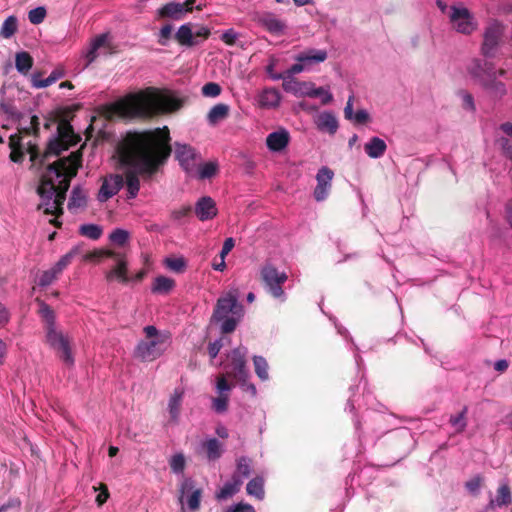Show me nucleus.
<instances>
[{
	"label": "nucleus",
	"mask_w": 512,
	"mask_h": 512,
	"mask_svg": "<svg viewBox=\"0 0 512 512\" xmlns=\"http://www.w3.org/2000/svg\"><path fill=\"white\" fill-rule=\"evenodd\" d=\"M181 106L182 101L173 94L147 88L116 101L112 104L111 110L118 116L133 118L174 112Z\"/></svg>",
	"instance_id": "obj_3"
},
{
	"label": "nucleus",
	"mask_w": 512,
	"mask_h": 512,
	"mask_svg": "<svg viewBox=\"0 0 512 512\" xmlns=\"http://www.w3.org/2000/svg\"><path fill=\"white\" fill-rule=\"evenodd\" d=\"M238 297V289L231 288L217 300L213 318L222 322L221 330L223 333L234 331L243 315V308L238 303Z\"/></svg>",
	"instance_id": "obj_7"
},
{
	"label": "nucleus",
	"mask_w": 512,
	"mask_h": 512,
	"mask_svg": "<svg viewBox=\"0 0 512 512\" xmlns=\"http://www.w3.org/2000/svg\"><path fill=\"white\" fill-rule=\"evenodd\" d=\"M143 338L137 343L133 356L142 362H152L161 357L171 343L170 333L153 325L143 328Z\"/></svg>",
	"instance_id": "obj_6"
},
{
	"label": "nucleus",
	"mask_w": 512,
	"mask_h": 512,
	"mask_svg": "<svg viewBox=\"0 0 512 512\" xmlns=\"http://www.w3.org/2000/svg\"><path fill=\"white\" fill-rule=\"evenodd\" d=\"M130 239L129 231L117 228L113 230L109 235V240L116 246L123 247L125 246Z\"/></svg>",
	"instance_id": "obj_38"
},
{
	"label": "nucleus",
	"mask_w": 512,
	"mask_h": 512,
	"mask_svg": "<svg viewBox=\"0 0 512 512\" xmlns=\"http://www.w3.org/2000/svg\"><path fill=\"white\" fill-rule=\"evenodd\" d=\"M226 512H255V509L248 503H238L228 508Z\"/></svg>",
	"instance_id": "obj_55"
},
{
	"label": "nucleus",
	"mask_w": 512,
	"mask_h": 512,
	"mask_svg": "<svg viewBox=\"0 0 512 512\" xmlns=\"http://www.w3.org/2000/svg\"><path fill=\"white\" fill-rule=\"evenodd\" d=\"M250 472V460L245 457L240 458L237 462V469L234 476H236L237 479H242L248 477Z\"/></svg>",
	"instance_id": "obj_47"
},
{
	"label": "nucleus",
	"mask_w": 512,
	"mask_h": 512,
	"mask_svg": "<svg viewBox=\"0 0 512 512\" xmlns=\"http://www.w3.org/2000/svg\"><path fill=\"white\" fill-rule=\"evenodd\" d=\"M17 30V19L14 16H9L3 23L1 28V35L4 38L11 37Z\"/></svg>",
	"instance_id": "obj_48"
},
{
	"label": "nucleus",
	"mask_w": 512,
	"mask_h": 512,
	"mask_svg": "<svg viewBox=\"0 0 512 512\" xmlns=\"http://www.w3.org/2000/svg\"><path fill=\"white\" fill-rule=\"evenodd\" d=\"M108 40V34H100L91 39L88 47L83 51V58L86 61V67L96 60L99 55L98 51L100 49L109 47Z\"/></svg>",
	"instance_id": "obj_21"
},
{
	"label": "nucleus",
	"mask_w": 512,
	"mask_h": 512,
	"mask_svg": "<svg viewBox=\"0 0 512 512\" xmlns=\"http://www.w3.org/2000/svg\"><path fill=\"white\" fill-rule=\"evenodd\" d=\"M253 363L257 376L263 381L267 380L269 377L267 361L261 356H254Z\"/></svg>",
	"instance_id": "obj_45"
},
{
	"label": "nucleus",
	"mask_w": 512,
	"mask_h": 512,
	"mask_svg": "<svg viewBox=\"0 0 512 512\" xmlns=\"http://www.w3.org/2000/svg\"><path fill=\"white\" fill-rule=\"evenodd\" d=\"M185 391L183 388H175L168 400V412L173 422H177L180 417L181 406Z\"/></svg>",
	"instance_id": "obj_27"
},
{
	"label": "nucleus",
	"mask_w": 512,
	"mask_h": 512,
	"mask_svg": "<svg viewBox=\"0 0 512 512\" xmlns=\"http://www.w3.org/2000/svg\"><path fill=\"white\" fill-rule=\"evenodd\" d=\"M356 124H364L369 121V114L366 110H358L354 113L352 120Z\"/></svg>",
	"instance_id": "obj_56"
},
{
	"label": "nucleus",
	"mask_w": 512,
	"mask_h": 512,
	"mask_svg": "<svg viewBox=\"0 0 512 512\" xmlns=\"http://www.w3.org/2000/svg\"><path fill=\"white\" fill-rule=\"evenodd\" d=\"M175 38L179 44L184 46H194L198 44L197 39L194 37L191 24L181 25L175 34Z\"/></svg>",
	"instance_id": "obj_30"
},
{
	"label": "nucleus",
	"mask_w": 512,
	"mask_h": 512,
	"mask_svg": "<svg viewBox=\"0 0 512 512\" xmlns=\"http://www.w3.org/2000/svg\"><path fill=\"white\" fill-rule=\"evenodd\" d=\"M79 166L80 156L77 152H73L69 157L61 158L49 165L42 175L38 187L40 196L38 209L53 217L49 220L51 224L58 225L57 216L62 213L65 194Z\"/></svg>",
	"instance_id": "obj_2"
},
{
	"label": "nucleus",
	"mask_w": 512,
	"mask_h": 512,
	"mask_svg": "<svg viewBox=\"0 0 512 512\" xmlns=\"http://www.w3.org/2000/svg\"><path fill=\"white\" fill-rule=\"evenodd\" d=\"M503 34V28L498 22H492L486 28L483 42V53L489 55L494 47L497 45L500 37Z\"/></svg>",
	"instance_id": "obj_24"
},
{
	"label": "nucleus",
	"mask_w": 512,
	"mask_h": 512,
	"mask_svg": "<svg viewBox=\"0 0 512 512\" xmlns=\"http://www.w3.org/2000/svg\"><path fill=\"white\" fill-rule=\"evenodd\" d=\"M247 493L259 500L264 498V481L261 477L250 480L246 487Z\"/></svg>",
	"instance_id": "obj_36"
},
{
	"label": "nucleus",
	"mask_w": 512,
	"mask_h": 512,
	"mask_svg": "<svg viewBox=\"0 0 512 512\" xmlns=\"http://www.w3.org/2000/svg\"><path fill=\"white\" fill-rule=\"evenodd\" d=\"M196 0H186L183 3L169 2L158 9L157 14L159 18H171L180 20L186 13L192 12Z\"/></svg>",
	"instance_id": "obj_13"
},
{
	"label": "nucleus",
	"mask_w": 512,
	"mask_h": 512,
	"mask_svg": "<svg viewBox=\"0 0 512 512\" xmlns=\"http://www.w3.org/2000/svg\"><path fill=\"white\" fill-rule=\"evenodd\" d=\"M194 212L200 221H207L217 216L218 209L211 197L204 196L196 202Z\"/></svg>",
	"instance_id": "obj_22"
},
{
	"label": "nucleus",
	"mask_w": 512,
	"mask_h": 512,
	"mask_svg": "<svg viewBox=\"0 0 512 512\" xmlns=\"http://www.w3.org/2000/svg\"><path fill=\"white\" fill-rule=\"evenodd\" d=\"M314 124L319 131L330 135L335 134L339 126L336 116L330 111H323L315 115Z\"/></svg>",
	"instance_id": "obj_23"
},
{
	"label": "nucleus",
	"mask_w": 512,
	"mask_h": 512,
	"mask_svg": "<svg viewBox=\"0 0 512 512\" xmlns=\"http://www.w3.org/2000/svg\"><path fill=\"white\" fill-rule=\"evenodd\" d=\"M171 33H172L171 25L163 26L159 32V40H158L159 44H161L163 46L167 45V42L171 37Z\"/></svg>",
	"instance_id": "obj_53"
},
{
	"label": "nucleus",
	"mask_w": 512,
	"mask_h": 512,
	"mask_svg": "<svg viewBox=\"0 0 512 512\" xmlns=\"http://www.w3.org/2000/svg\"><path fill=\"white\" fill-rule=\"evenodd\" d=\"M242 484V479H237L236 476H233L232 481L227 482L224 486L216 493L215 497L217 500H227L235 495Z\"/></svg>",
	"instance_id": "obj_31"
},
{
	"label": "nucleus",
	"mask_w": 512,
	"mask_h": 512,
	"mask_svg": "<svg viewBox=\"0 0 512 512\" xmlns=\"http://www.w3.org/2000/svg\"><path fill=\"white\" fill-rule=\"evenodd\" d=\"M175 157L180 165L188 174H193L196 170V164L200 161V156L195 150L185 144H177L175 147Z\"/></svg>",
	"instance_id": "obj_16"
},
{
	"label": "nucleus",
	"mask_w": 512,
	"mask_h": 512,
	"mask_svg": "<svg viewBox=\"0 0 512 512\" xmlns=\"http://www.w3.org/2000/svg\"><path fill=\"white\" fill-rule=\"evenodd\" d=\"M221 93V87L215 82L206 83L202 87V94L206 97H217Z\"/></svg>",
	"instance_id": "obj_51"
},
{
	"label": "nucleus",
	"mask_w": 512,
	"mask_h": 512,
	"mask_svg": "<svg viewBox=\"0 0 512 512\" xmlns=\"http://www.w3.org/2000/svg\"><path fill=\"white\" fill-rule=\"evenodd\" d=\"M175 287V281L166 276H158L154 279L151 290L156 294H168Z\"/></svg>",
	"instance_id": "obj_32"
},
{
	"label": "nucleus",
	"mask_w": 512,
	"mask_h": 512,
	"mask_svg": "<svg viewBox=\"0 0 512 512\" xmlns=\"http://www.w3.org/2000/svg\"><path fill=\"white\" fill-rule=\"evenodd\" d=\"M254 21L272 35L281 36L285 33L286 22L271 12L257 13Z\"/></svg>",
	"instance_id": "obj_14"
},
{
	"label": "nucleus",
	"mask_w": 512,
	"mask_h": 512,
	"mask_svg": "<svg viewBox=\"0 0 512 512\" xmlns=\"http://www.w3.org/2000/svg\"><path fill=\"white\" fill-rule=\"evenodd\" d=\"M470 74L476 78H479L480 81L485 85L489 86L490 82L485 78L486 69L482 66L481 62L478 60H474L468 67Z\"/></svg>",
	"instance_id": "obj_41"
},
{
	"label": "nucleus",
	"mask_w": 512,
	"mask_h": 512,
	"mask_svg": "<svg viewBox=\"0 0 512 512\" xmlns=\"http://www.w3.org/2000/svg\"><path fill=\"white\" fill-rule=\"evenodd\" d=\"M46 17V9L44 7H37L29 11L28 19L32 24H40Z\"/></svg>",
	"instance_id": "obj_50"
},
{
	"label": "nucleus",
	"mask_w": 512,
	"mask_h": 512,
	"mask_svg": "<svg viewBox=\"0 0 512 512\" xmlns=\"http://www.w3.org/2000/svg\"><path fill=\"white\" fill-rule=\"evenodd\" d=\"M205 448L207 450L208 458L212 460L218 459L223 451L222 444L216 439L207 440Z\"/></svg>",
	"instance_id": "obj_43"
},
{
	"label": "nucleus",
	"mask_w": 512,
	"mask_h": 512,
	"mask_svg": "<svg viewBox=\"0 0 512 512\" xmlns=\"http://www.w3.org/2000/svg\"><path fill=\"white\" fill-rule=\"evenodd\" d=\"M449 19L453 28L463 34H471L477 28V23L465 7H449Z\"/></svg>",
	"instance_id": "obj_10"
},
{
	"label": "nucleus",
	"mask_w": 512,
	"mask_h": 512,
	"mask_svg": "<svg viewBox=\"0 0 512 512\" xmlns=\"http://www.w3.org/2000/svg\"><path fill=\"white\" fill-rule=\"evenodd\" d=\"M87 194L80 188H74L68 204L70 210L82 209L86 206Z\"/></svg>",
	"instance_id": "obj_34"
},
{
	"label": "nucleus",
	"mask_w": 512,
	"mask_h": 512,
	"mask_svg": "<svg viewBox=\"0 0 512 512\" xmlns=\"http://www.w3.org/2000/svg\"><path fill=\"white\" fill-rule=\"evenodd\" d=\"M334 173L328 167H322L319 169L316 175L317 185L314 190V198L317 201L325 200L330 192Z\"/></svg>",
	"instance_id": "obj_17"
},
{
	"label": "nucleus",
	"mask_w": 512,
	"mask_h": 512,
	"mask_svg": "<svg viewBox=\"0 0 512 512\" xmlns=\"http://www.w3.org/2000/svg\"><path fill=\"white\" fill-rule=\"evenodd\" d=\"M261 277L273 297H284V291L281 285L284 284L288 279V276L285 272L278 271L272 265H265L261 269Z\"/></svg>",
	"instance_id": "obj_11"
},
{
	"label": "nucleus",
	"mask_w": 512,
	"mask_h": 512,
	"mask_svg": "<svg viewBox=\"0 0 512 512\" xmlns=\"http://www.w3.org/2000/svg\"><path fill=\"white\" fill-rule=\"evenodd\" d=\"M123 186V177L121 175H109L103 179L98 192V200L105 202L116 195Z\"/></svg>",
	"instance_id": "obj_18"
},
{
	"label": "nucleus",
	"mask_w": 512,
	"mask_h": 512,
	"mask_svg": "<svg viewBox=\"0 0 512 512\" xmlns=\"http://www.w3.org/2000/svg\"><path fill=\"white\" fill-rule=\"evenodd\" d=\"M246 350L234 349L227 355L223 362L224 373L215 379L216 396L211 398V407L216 413H225L228 410L230 392L233 385L228 383L227 378L235 379L238 382H245L248 378V370L245 365Z\"/></svg>",
	"instance_id": "obj_4"
},
{
	"label": "nucleus",
	"mask_w": 512,
	"mask_h": 512,
	"mask_svg": "<svg viewBox=\"0 0 512 512\" xmlns=\"http://www.w3.org/2000/svg\"><path fill=\"white\" fill-rule=\"evenodd\" d=\"M467 409L464 408L458 415L451 416L450 423L455 428L456 432H462L466 427V415Z\"/></svg>",
	"instance_id": "obj_49"
},
{
	"label": "nucleus",
	"mask_w": 512,
	"mask_h": 512,
	"mask_svg": "<svg viewBox=\"0 0 512 512\" xmlns=\"http://www.w3.org/2000/svg\"><path fill=\"white\" fill-rule=\"evenodd\" d=\"M169 465L171 470L175 474H181L183 473L186 465L185 457L182 453H177L173 455L169 460Z\"/></svg>",
	"instance_id": "obj_46"
},
{
	"label": "nucleus",
	"mask_w": 512,
	"mask_h": 512,
	"mask_svg": "<svg viewBox=\"0 0 512 512\" xmlns=\"http://www.w3.org/2000/svg\"><path fill=\"white\" fill-rule=\"evenodd\" d=\"M217 171V164L215 162H207L204 164H200L199 162L196 164V170L191 176L198 177L200 179L210 178L215 175Z\"/></svg>",
	"instance_id": "obj_35"
},
{
	"label": "nucleus",
	"mask_w": 512,
	"mask_h": 512,
	"mask_svg": "<svg viewBox=\"0 0 512 512\" xmlns=\"http://www.w3.org/2000/svg\"><path fill=\"white\" fill-rule=\"evenodd\" d=\"M38 118L33 116L30 126L19 130L17 134L9 137L10 158L13 162H21L25 154L30 155V160L34 161L37 157L36 132Z\"/></svg>",
	"instance_id": "obj_8"
},
{
	"label": "nucleus",
	"mask_w": 512,
	"mask_h": 512,
	"mask_svg": "<svg viewBox=\"0 0 512 512\" xmlns=\"http://www.w3.org/2000/svg\"><path fill=\"white\" fill-rule=\"evenodd\" d=\"M290 133L285 128H279L266 137V146L271 152H282L290 142Z\"/></svg>",
	"instance_id": "obj_19"
},
{
	"label": "nucleus",
	"mask_w": 512,
	"mask_h": 512,
	"mask_svg": "<svg viewBox=\"0 0 512 512\" xmlns=\"http://www.w3.org/2000/svg\"><path fill=\"white\" fill-rule=\"evenodd\" d=\"M32 84L36 88H45V87L50 86L53 83L48 77L46 79H41V77L39 75H33Z\"/></svg>",
	"instance_id": "obj_58"
},
{
	"label": "nucleus",
	"mask_w": 512,
	"mask_h": 512,
	"mask_svg": "<svg viewBox=\"0 0 512 512\" xmlns=\"http://www.w3.org/2000/svg\"><path fill=\"white\" fill-rule=\"evenodd\" d=\"M481 482V478L475 477L466 483V487L471 493H476L481 486Z\"/></svg>",
	"instance_id": "obj_61"
},
{
	"label": "nucleus",
	"mask_w": 512,
	"mask_h": 512,
	"mask_svg": "<svg viewBox=\"0 0 512 512\" xmlns=\"http://www.w3.org/2000/svg\"><path fill=\"white\" fill-rule=\"evenodd\" d=\"M237 38H238V34L233 29H228V30L224 31L223 34L221 35V40L227 45L235 44Z\"/></svg>",
	"instance_id": "obj_54"
},
{
	"label": "nucleus",
	"mask_w": 512,
	"mask_h": 512,
	"mask_svg": "<svg viewBox=\"0 0 512 512\" xmlns=\"http://www.w3.org/2000/svg\"><path fill=\"white\" fill-rule=\"evenodd\" d=\"M328 57L327 51L323 49H310L306 52L300 53L295 57L297 62H304L307 65L308 70L314 64L324 62Z\"/></svg>",
	"instance_id": "obj_26"
},
{
	"label": "nucleus",
	"mask_w": 512,
	"mask_h": 512,
	"mask_svg": "<svg viewBox=\"0 0 512 512\" xmlns=\"http://www.w3.org/2000/svg\"><path fill=\"white\" fill-rule=\"evenodd\" d=\"M79 233L92 240H97L101 237L103 229L96 224H84L80 226Z\"/></svg>",
	"instance_id": "obj_39"
},
{
	"label": "nucleus",
	"mask_w": 512,
	"mask_h": 512,
	"mask_svg": "<svg viewBox=\"0 0 512 512\" xmlns=\"http://www.w3.org/2000/svg\"><path fill=\"white\" fill-rule=\"evenodd\" d=\"M210 36V30L209 28L205 26H201L198 28L196 32H194L195 39L197 37H201L202 39H207Z\"/></svg>",
	"instance_id": "obj_63"
},
{
	"label": "nucleus",
	"mask_w": 512,
	"mask_h": 512,
	"mask_svg": "<svg viewBox=\"0 0 512 512\" xmlns=\"http://www.w3.org/2000/svg\"><path fill=\"white\" fill-rule=\"evenodd\" d=\"M163 262L166 268L175 273L184 272L187 265L183 257H167Z\"/></svg>",
	"instance_id": "obj_40"
},
{
	"label": "nucleus",
	"mask_w": 512,
	"mask_h": 512,
	"mask_svg": "<svg viewBox=\"0 0 512 512\" xmlns=\"http://www.w3.org/2000/svg\"><path fill=\"white\" fill-rule=\"evenodd\" d=\"M222 347V343L220 340H217L213 343H210L209 347H208V353L211 357V359H214L216 358V356L218 355L220 349Z\"/></svg>",
	"instance_id": "obj_60"
},
{
	"label": "nucleus",
	"mask_w": 512,
	"mask_h": 512,
	"mask_svg": "<svg viewBox=\"0 0 512 512\" xmlns=\"http://www.w3.org/2000/svg\"><path fill=\"white\" fill-rule=\"evenodd\" d=\"M512 501V497H511V492H510V489L508 487V485L506 484H503L499 487L498 491H497V496L495 499H492L489 503V506L490 507H494V506H498V507H502V506H507L511 503Z\"/></svg>",
	"instance_id": "obj_33"
},
{
	"label": "nucleus",
	"mask_w": 512,
	"mask_h": 512,
	"mask_svg": "<svg viewBox=\"0 0 512 512\" xmlns=\"http://www.w3.org/2000/svg\"><path fill=\"white\" fill-rule=\"evenodd\" d=\"M58 135L57 139L49 143L47 155H58L62 150L68 149L70 145H74L78 141V137L74 135L72 127L67 122H61L58 125Z\"/></svg>",
	"instance_id": "obj_12"
},
{
	"label": "nucleus",
	"mask_w": 512,
	"mask_h": 512,
	"mask_svg": "<svg viewBox=\"0 0 512 512\" xmlns=\"http://www.w3.org/2000/svg\"><path fill=\"white\" fill-rule=\"evenodd\" d=\"M32 57L26 53L21 52L16 55V68L21 73H27L32 67Z\"/></svg>",
	"instance_id": "obj_44"
},
{
	"label": "nucleus",
	"mask_w": 512,
	"mask_h": 512,
	"mask_svg": "<svg viewBox=\"0 0 512 512\" xmlns=\"http://www.w3.org/2000/svg\"><path fill=\"white\" fill-rule=\"evenodd\" d=\"M235 243L233 238H227L224 241L223 247L220 252V258H226V256L230 253V251L233 249Z\"/></svg>",
	"instance_id": "obj_59"
},
{
	"label": "nucleus",
	"mask_w": 512,
	"mask_h": 512,
	"mask_svg": "<svg viewBox=\"0 0 512 512\" xmlns=\"http://www.w3.org/2000/svg\"><path fill=\"white\" fill-rule=\"evenodd\" d=\"M80 253L81 247L74 246L69 252L63 255L53 267L40 274L38 284L43 287L52 284Z\"/></svg>",
	"instance_id": "obj_9"
},
{
	"label": "nucleus",
	"mask_w": 512,
	"mask_h": 512,
	"mask_svg": "<svg viewBox=\"0 0 512 512\" xmlns=\"http://www.w3.org/2000/svg\"><path fill=\"white\" fill-rule=\"evenodd\" d=\"M79 246L82 248L81 245ZM81 252L83 251L81 250ZM79 255H82L83 260L86 262H100L103 258H108L114 255V251L99 249L84 254L80 253Z\"/></svg>",
	"instance_id": "obj_37"
},
{
	"label": "nucleus",
	"mask_w": 512,
	"mask_h": 512,
	"mask_svg": "<svg viewBox=\"0 0 512 512\" xmlns=\"http://www.w3.org/2000/svg\"><path fill=\"white\" fill-rule=\"evenodd\" d=\"M230 107L227 104L219 103L213 106L208 115L207 120L210 125H217L225 120L229 115Z\"/></svg>",
	"instance_id": "obj_29"
},
{
	"label": "nucleus",
	"mask_w": 512,
	"mask_h": 512,
	"mask_svg": "<svg viewBox=\"0 0 512 512\" xmlns=\"http://www.w3.org/2000/svg\"><path fill=\"white\" fill-rule=\"evenodd\" d=\"M387 145L384 140L379 137H372L365 145L364 150L371 158H380L386 152Z\"/></svg>",
	"instance_id": "obj_28"
},
{
	"label": "nucleus",
	"mask_w": 512,
	"mask_h": 512,
	"mask_svg": "<svg viewBox=\"0 0 512 512\" xmlns=\"http://www.w3.org/2000/svg\"><path fill=\"white\" fill-rule=\"evenodd\" d=\"M201 490L195 489L187 499V505L192 511H196L200 507Z\"/></svg>",
	"instance_id": "obj_52"
},
{
	"label": "nucleus",
	"mask_w": 512,
	"mask_h": 512,
	"mask_svg": "<svg viewBox=\"0 0 512 512\" xmlns=\"http://www.w3.org/2000/svg\"><path fill=\"white\" fill-rule=\"evenodd\" d=\"M344 114H345L346 119L352 120V117L354 115V113H353V96L349 97L346 107L344 109Z\"/></svg>",
	"instance_id": "obj_62"
},
{
	"label": "nucleus",
	"mask_w": 512,
	"mask_h": 512,
	"mask_svg": "<svg viewBox=\"0 0 512 512\" xmlns=\"http://www.w3.org/2000/svg\"><path fill=\"white\" fill-rule=\"evenodd\" d=\"M110 257L115 260V265L107 272V280L117 281L123 284L129 283L130 276L128 275V262L126 255L114 251V255Z\"/></svg>",
	"instance_id": "obj_15"
},
{
	"label": "nucleus",
	"mask_w": 512,
	"mask_h": 512,
	"mask_svg": "<svg viewBox=\"0 0 512 512\" xmlns=\"http://www.w3.org/2000/svg\"><path fill=\"white\" fill-rule=\"evenodd\" d=\"M500 129L508 136L512 137V123L506 122L500 125Z\"/></svg>",
	"instance_id": "obj_64"
},
{
	"label": "nucleus",
	"mask_w": 512,
	"mask_h": 512,
	"mask_svg": "<svg viewBox=\"0 0 512 512\" xmlns=\"http://www.w3.org/2000/svg\"><path fill=\"white\" fill-rule=\"evenodd\" d=\"M310 98H320L321 103L326 105L332 102L333 95L328 88L316 87L315 84L313 83Z\"/></svg>",
	"instance_id": "obj_42"
},
{
	"label": "nucleus",
	"mask_w": 512,
	"mask_h": 512,
	"mask_svg": "<svg viewBox=\"0 0 512 512\" xmlns=\"http://www.w3.org/2000/svg\"><path fill=\"white\" fill-rule=\"evenodd\" d=\"M257 105L263 109H274L280 105L281 95L275 88H265L256 97Z\"/></svg>",
	"instance_id": "obj_25"
},
{
	"label": "nucleus",
	"mask_w": 512,
	"mask_h": 512,
	"mask_svg": "<svg viewBox=\"0 0 512 512\" xmlns=\"http://www.w3.org/2000/svg\"><path fill=\"white\" fill-rule=\"evenodd\" d=\"M39 313L45 321L46 343L66 366H73L75 359L72 337L55 324L53 311L43 302L39 303Z\"/></svg>",
	"instance_id": "obj_5"
},
{
	"label": "nucleus",
	"mask_w": 512,
	"mask_h": 512,
	"mask_svg": "<svg viewBox=\"0 0 512 512\" xmlns=\"http://www.w3.org/2000/svg\"><path fill=\"white\" fill-rule=\"evenodd\" d=\"M169 130L167 127L154 131L128 133L118 144L113 158L126 175L129 198L136 197L140 183L137 174L152 173L168 157Z\"/></svg>",
	"instance_id": "obj_1"
},
{
	"label": "nucleus",
	"mask_w": 512,
	"mask_h": 512,
	"mask_svg": "<svg viewBox=\"0 0 512 512\" xmlns=\"http://www.w3.org/2000/svg\"><path fill=\"white\" fill-rule=\"evenodd\" d=\"M283 89L296 97H310L313 82L299 81L293 77H284Z\"/></svg>",
	"instance_id": "obj_20"
},
{
	"label": "nucleus",
	"mask_w": 512,
	"mask_h": 512,
	"mask_svg": "<svg viewBox=\"0 0 512 512\" xmlns=\"http://www.w3.org/2000/svg\"><path fill=\"white\" fill-rule=\"evenodd\" d=\"M307 65L304 62H297L293 64L287 71L288 76L292 77L293 75L299 74L303 71H307Z\"/></svg>",
	"instance_id": "obj_57"
}]
</instances>
